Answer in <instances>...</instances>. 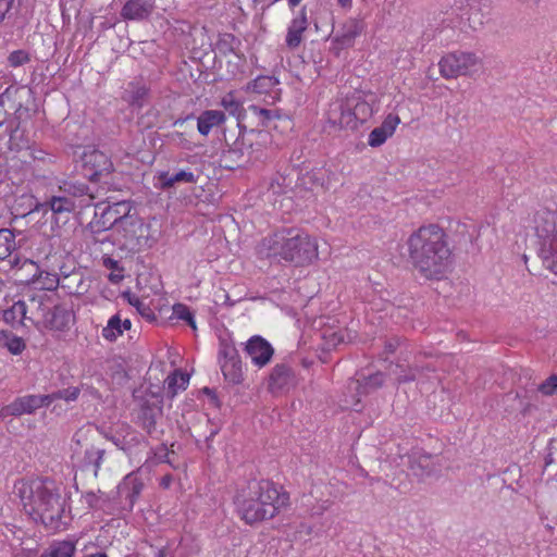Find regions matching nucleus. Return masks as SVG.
Listing matches in <instances>:
<instances>
[{
    "label": "nucleus",
    "instance_id": "obj_33",
    "mask_svg": "<svg viewBox=\"0 0 557 557\" xmlns=\"http://www.w3.org/2000/svg\"><path fill=\"white\" fill-rule=\"evenodd\" d=\"M76 541L63 540L52 541L39 557H74L76 553Z\"/></svg>",
    "mask_w": 557,
    "mask_h": 557
},
{
    "label": "nucleus",
    "instance_id": "obj_32",
    "mask_svg": "<svg viewBox=\"0 0 557 557\" xmlns=\"http://www.w3.org/2000/svg\"><path fill=\"white\" fill-rule=\"evenodd\" d=\"M189 379L190 375L181 369H176L171 372L164 381V385H166V398L173 399L176 396L178 389H186L189 383Z\"/></svg>",
    "mask_w": 557,
    "mask_h": 557
},
{
    "label": "nucleus",
    "instance_id": "obj_9",
    "mask_svg": "<svg viewBox=\"0 0 557 557\" xmlns=\"http://www.w3.org/2000/svg\"><path fill=\"white\" fill-rule=\"evenodd\" d=\"M50 298L45 294L38 298H32V301H37V314L39 319L34 322L36 329L48 330L53 332L65 333L69 332L71 326L75 323V312L72 307L66 304H55L49 306L47 301Z\"/></svg>",
    "mask_w": 557,
    "mask_h": 557
},
{
    "label": "nucleus",
    "instance_id": "obj_58",
    "mask_svg": "<svg viewBox=\"0 0 557 557\" xmlns=\"http://www.w3.org/2000/svg\"><path fill=\"white\" fill-rule=\"evenodd\" d=\"M201 393H202V394H205V395H207V396H208V398H210V401H211V404H212L214 407H216V408H220V407H221V401H220V399H219V397H218V395H216V393H215V389H213V388H210V387L206 386V387H203V388L201 389Z\"/></svg>",
    "mask_w": 557,
    "mask_h": 557
},
{
    "label": "nucleus",
    "instance_id": "obj_35",
    "mask_svg": "<svg viewBox=\"0 0 557 557\" xmlns=\"http://www.w3.org/2000/svg\"><path fill=\"white\" fill-rule=\"evenodd\" d=\"M242 41L235 35L231 33H223L219 35V39L215 42V48L221 55H227L234 53L239 59L245 60L244 54H238L237 50L240 47Z\"/></svg>",
    "mask_w": 557,
    "mask_h": 557
},
{
    "label": "nucleus",
    "instance_id": "obj_45",
    "mask_svg": "<svg viewBox=\"0 0 557 557\" xmlns=\"http://www.w3.org/2000/svg\"><path fill=\"white\" fill-rule=\"evenodd\" d=\"M9 262H10L12 269L16 268L18 270H24L25 268H30V269L35 270V274H32V277L26 280L27 282L35 283L38 280V277L41 275V271H40L38 264L30 259H27V258L21 259L18 256H15L13 258V260H10Z\"/></svg>",
    "mask_w": 557,
    "mask_h": 557
},
{
    "label": "nucleus",
    "instance_id": "obj_34",
    "mask_svg": "<svg viewBox=\"0 0 557 557\" xmlns=\"http://www.w3.org/2000/svg\"><path fill=\"white\" fill-rule=\"evenodd\" d=\"M352 382L356 384V392L358 395H368L383 386L384 373L377 371L369 375H362Z\"/></svg>",
    "mask_w": 557,
    "mask_h": 557
},
{
    "label": "nucleus",
    "instance_id": "obj_8",
    "mask_svg": "<svg viewBox=\"0 0 557 557\" xmlns=\"http://www.w3.org/2000/svg\"><path fill=\"white\" fill-rule=\"evenodd\" d=\"M539 257L543 265L557 274V211L541 209L534 214Z\"/></svg>",
    "mask_w": 557,
    "mask_h": 557
},
{
    "label": "nucleus",
    "instance_id": "obj_26",
    "mask_svg": "<svg viewBox=\"0 0 557 557\" xmlns=\"http://www.w3.org/2000/svg\"><path fill=\"white\" fill-rule=\"evenodd\" d=\"M434 456L423 449H413L408 455V466L418 476L430 475L435 471Z\"/></svg>",
    "mask_w": 557,
    "mask_h": 557
},
{
    "label": "nucleus",
    "instance_id": "obj_21",
    "mask_svg": "<svg viewBox=\"0 0 557 557\" xmlns=\"http://www.w3.org/2000/svg\"><path fill=\"white\" fill-rule=\"evenodd\" d=\"M199 178L193 170L182 169L176 172L160 171L154 176V186L161 190H170L180 184H195Z\"/></svg>",
    "mask_w": 557,
    "mask_h": 557
},
{
    "label": "nucleus",
    "instance_id": "obj_52",
    "mask_svg": "<svg viewBox=\"0 0 557 557\" xmlns=\"http://www.w3.org/2000/svg\"><path fill=\"white\" fill-rule=\"evenodd\" d=\"M163 391H164V385L160 386V385L150 384V386L147 388L146 395L144 397H147L151 400L160 399L163 403Z\"/></svg>",
    "mask_w": 557,
    "mask_h": 557
},
{
    "label": "nucleus",
    "instance_id": "obj_23",
    "mask_svg": "<svg viewBox=\"0 0 557 557\" xmlns=\"http://www.w3.org/2000/svg\"><path fill=\"white\" fill-rule=\"evenodd\" d=\"M333 175L334 173L329 169H312L305 174L298 175L296 186L306 190H327Z\"/></svg>",
    "mask_w": 557,
    "mask_h": 557
},
{
    "label": "nucleus",
    "instance_id": "obj_49",
    "mask_svg": "<svg viewBox=\"0 0 557 557\" xmlns=\"http://www.w3.org/2000/svg\"><path fill=\"white\" fill-rule=\"evenodd\" d=\"M81 394L79 387H67L54 391V398L57 399H63L67 403L75 401Z\"/></svg>",
    "mask_w": 557,
    "mask_h": 557
},
{
    "label": "nucleus",
    "instance_id": "obj_2",
    "mask_svg": "<svg viewBox=\"0 0 557 557\" xmlns=\"http://www.w3.org/2000/svg\"><path fill=\"white\" fill-rule=\"evenodd\" d=\"M236 512L249 525L273 519L289 505V493L271 480L252 479L234 496Z\"/></svg>",
    "mask_w": 557,
    "mask_h": 557
},
{
    "label": "nucleus",
    "instance_id": "obj_60",
    "mask_svg": "<svg viewBox=\"0 0 557 557\" xmlns=\"http://www.w3.org/2000/svg\"><path fill=\"white\" fill-rule=\"evenodd\" d=\"M103 264H104V267H106L107 269L112 270V271H115V270L121 269V268H120V264H119V261H117V260H114V259H112V258H110V257H108V258H106V259L103 260Z\"/></svg>",
    "mask_w": 557,
    "mask_h": 557
},
{
    "label": "nucleus",
    "instance_id": "obj_56",
    "mask_svg": "<svg viewBox=\"0 0 557 557\" xmlns=\"http://www.w3.org/2000/svg\"><path fill=\"white\" fill-rule=\"evenodd\" d=\"M37 404L39 408L49 407L57 398H54V392L47 395H36Z\"/></svg>",
    "mask_w": 557,
    "mask_h": 557
},
{
    "label": "nucleus",
    "instance_id": "obj_51",
    "mask_svg": "<svg viewBox=\"0 0 557 557\" xmlns=\"http://www.w3.org/2000/svg\"><path fill=\"white\" fill-rule=\"evenodd\" d=\"M403 343H405V338L399 336H393L385 341L384 343V352L394 354L397 348H399Z\"/></svg>",
    "mask_w": 557,
    "mask_h": 557
},
{
    "label": "nucleus",
    "instance_id": "obj_41",
    "mask_svg": "<svg viewBox=\"0 0 557 557\" xmlns=\"http://www.w3.org/2000/svg\"><path fill=\"white\" fill-rule=\"evenodd\" d=\"M9 149L11 151H21L29 148V139L25 137L24 131L20 129V122L17 121L10 138L8 139Z\"/></svg>",
    "mask_w": 557,
    "mask_h": 557
},
{
    "label": "nucleus",
    "instance_id": "obj_28",
    "mask_svg": "<svg viewBox=\"0 0 557 557\" xmlns=\"http://www.w3.org/2000/svg\"><path fill=\"white\" fill-rule=\"evenodd\" d=\"M39 409L36 395H25L15 398L12 403L4 406L1 410L2 416L20 417L22 414H33Z\"/></svg>",
    "mask_w": 557,
    "mask_h": 557
},
{
    "label": "nucleus",
    "instance_id": "obj_44",
    "mask_svg": "<svg viewBox=\"0 0 557 557\" xmlns=\"http://www.w3.org/2000/svg\"><path fill=\"white\" fill-rule=\"evenodd\" d=\"M306 29L307 28H305L304 26H300L297 23H295L294 21H292L290 25L287 28V34H286V39H285L286 46L289 49L297 48L302 41V34Z\"/></svg>",
    "mask_w": 557,
    "mask_h": 557
},
{
    "label": "nucleus",
    "instance_id": "obj_5",
    "mask_svg": "<svg viewBox=\"0 0 557 557\" xmlns=\"http://www.w3.org/2000/svg\"><path fill=\"white\" fill-rule=\"evenodd\" d=\"M133 209L131 200H122L113 203L98 202L88 205L77 212L78 224L88 232L95 243L104 244L110 237L99 238L98 236L107 231H119L127 213Z\"/></svg>",
    "mask_w": 557,
    "mask_h": 557
},
{
    "label": "nucleus",
    "instance_id": "obj_55",
    "mask_svg": "<svg viewBox=\"0 0 557 557\" xmlns=\"http://www.w3.org/2000/svg\"><path fill=\"white\" fill-rule=\"evenodd\" d=\"M555 450H557V440L552 438L547 445V454L545 456V465H544L545 468H547L548 466L554 463L555 459H554L553 455H554Z\"/></svg>",
    "mask_w": 557,
    "mask_h": 557
},
{
    "label": "nucleus",
    "instance_id": "obj_6",
    "mask_svg": "<svg viewBox=\"0 0 557 557\" xmlns=\"http://www.w3.org/2000/svg\"><path fill=\"white\" fill-rule=\"evenodd\" d=\"M238 136L228 144L222 151V160L226 162L225 168L233 170L242 168L246 163L260 160L263 150L271 143V134L263 128H248L238 123Z\"/></svg>",
    "mask_w": 557,
    "mask_h": 557
},
{
    "label": "nucleus",
    "instance_id": "obj_19",
    "mask_svg": "<svg viewBox=\"0 0 557 557\" xmlns=\"http://www.w3.org/2000/svg\"><path fill=\"white\" fill-rule=\"evenodd\" d=\"M244 350L250 356L252 363L258 368L269 364L274 356L273 346L261 335L251 336L246 342Z\"/></svg>",
    "mask_w": 557,
    "mask_h": 557
},
{
    "label": "nucleus",
    "instance_id": "obj_38",
    "mask_svg": "<svg viewBox=\"0 0 557 557\" xmlns=\"http://www.w3.org/2000/svg\"><path fill=\"white\" fill-rule=\"evenodd\" d=\"M280 84V81L275 76L259 75L253 81L248 83L247 90H251L256 94H269L275 86Z\"/></svg>",
    "mask_w": 557,
    "mask_h": 557
},
{
    "label": "nucleus",
    "instance_id": "obj_63",
    "mask_svg": "<svg viewBox=\"0 0 557 557\" xmlns=\"http://www.w3.org/2000/svg\"><path fill=\"white\" fill-rule=\"evenodd\" d=\"M159 450H160L161 453H163V455H159L160 460H161L162 462H170V461L166 459V457H168V455H169V450H168L166 445H165V444H162V445L160 446Z\"/></svg>",
    "mask_w": 557,
    "mask_h": 557
},
{
    "label": "nucleus",
    "instance_id": "obj_17",
    "mask_svg": "<svg viewBox=\"0 0 557 557\" xmlns=\"http://www.w3.org/2000/svg\"><path fill=\"white\" fill-rule=\"evenodd\" d=\"M363 24L356 18H349L342 24L341 28L331 37L330 52L339 57L342 50L354 47L355 40L361 35Z\"/></svg>",
    "mask_w": 557,
    "mask_h": 557
},
{
    "label": "nucleus",
    "instance_id": "obj_25",
    "mask_svg": "<svg viewBox=\"0 0 557 557\" xmlns=\"http://www.w3.org/2000/svg\"><path fill=\"white\" fill-rule=\"evenodd\" d=\"M150 87L140 81L129 82L124 91L123 100H125L133 111L141 110L150 99Z\"/></svg>",
    "mask_w": 557,
    "mask_h": 557
},
{
    "label": "nucleus",
    "instance_id": "obj_36",
    "mask_svg": "<svg viewBox=\"0 0 557 557\" xmlns=\"http://www.w3.org/2000/svg\"><path fill=\"white\" fill-rule=\"evenodd\" d=\"M0 345L5 347L12 355H21L26 348L22 337L5 330L0 331Z\"/></svg>",
    "mask_w": 557,
    "mask_h": 557
},
{
    "label": "nucleus",
    "instance_id": "obj_64",
    "mask_svg": "<svg viewBox=\"0 0 557 557\" xmlns=\"http://www.w3.org/2000/svg\"><path fill=\"white\" fill-rule=\"evenodd\" d=\"M194 119H195V115L191 113V114H188L185 117H180V119L175 120L173 125L176 126V125L185 123L188 120H194Z\"/></svg>",
    "mask_w": 557,
    "mask_h": 557
},
{
    "label": "nucleus",
    "instance_id": "obj_15",
    "mask_svg": "<svg viewBox=\"0 0 557 557\" xmlns=\"http://www.w3.org/2000/svg\"><path fill=\"white\" fill-rule=\"evenodd\" d=\"M298 379L295 370L287 362L276 363L267 379V388L273 394L288 393L297 386Z\"/></svg>",
    "mask_w": 557,
    "mask_h": 557
},
{
    "label": "nucleus",
    "instance_id": "obj_16",
    "mask_svg": "<svg viewBox=\"0 0 557 557\" xmlns=\"http://www.w3.org/2000/svg\"><path fill=\"white\" fill-rule=\"evenodd\" d=\"M104 436L128 456L137 455L141 451V447L146 448L148 446L146 437L128 424L123 425L114 434L107 433Z\"/></svg>",
    "mask_w": 557,
    "mask_h": 557
},
{
    "label": "nucleus",
    "instance_id": "obj_27",
    "mask_svg": "<svg viewBox=\"0 0 557 557\" xmlns=\"http://www.w3.org/2000/svg\"><path fill=\"white\" fill-rule=\"evenodd\" d=\"M104 455V448H101L97 445H90L84 450L83 457L77 456L75 466L82 471L92 469L94 476L97 478Z\"/></svg>",
    "mask_w": 557,
    "mask_h": 557
},
{
    "label": "nucleus",
    "instance_id": "obj_4",
    "mask_svg": "<svg viewBox=\"0 0 557 557\" xmlns=\"http://www.w3.org/2000/svg\"><path fill=\"white\" fill-rule=\"evenodd\" d=\"M261 247L268 257H280L295 267L309 265L319 255L315 239L296 227H282L264 237Z\"/></svg>",
    "mask_w": 557,
    "mask_h": 557
},
{
    "label": "nucleus",
    "instance_id": "obj_13",
    "mask_svg": "<svg viewBox=\"0 0 557 557\" xmlns=\"http://www.w3.org/2000/svg\"><path fill=\"white\" fill-rule=\"evenodd\" d=\"M42 210L45 213L51 211V228H60L64 226L70 215L75 210V199L66 196H51L44 203H37L34 210Z\"/></svg>",
    "mask_w": 557,
    "mask_h": 557
},
{
    "label": "nucleus",
    "instance_id": "obj_29",
    "mask_svg": "<svg viewBox=\"0 0 557 557\" xmlns=\"http://www.w3.org/2000/svg\"><path fill=\"white\" fill-rule=\"evenodd\" d=\"M27 306L24 300H17L13 302V305L3 310L2 318L3 321L12 326L13 329H17L20 326L25 325V320H29L34 324V319L26 317Z\"/></svg>",
    "mask_w": 557,
    "mask_h": 557
},
{
    "label": "nucleus",
    "instance_id": "obj_20",
    "mask_svg": "<svg viewBox=\"0 0 557 557\" xmlns=\"http://www.w3.org/2000/svg\"><path fill=\"white\" fill-rule=\"evenodd\" d=\"M88 127L77 120L65 119L59 126L58 135L70 147L83 148L88 139Z\"/></svg>",
    "mask_w": 557,
    "mask_h": 557
},
{
    "label": "nucleus",
    "instance_id": "obj_18",
    "mask_svg": "<svg viewBox=\"0 0 557 557\" xmlns=\"http://www.w3.org/2000/svg\"><path fill=\"white\" fill-rule=\"evenodd\" d=\"M133 398L139 405L138 419L143 430L148 435H152L157 429V420L163 414V403L159 400H151L147 397H139L138 389H134Z\"/></svg>",
    "mask_w": 557,
    "mask_h": 557
},
{
    "label": "nucleus",
    "instance_id": "obj_14",
    "mask_svg": "<svg viewBox=\"0 0 557 557\" xmlns=\"http://www.w3.org/2000/svg\"><path fill=\"white\" fill-rule=\"evenodd\" d=\"M476 62L478 57L475 53L456 51L442 57L438 66L443 77L456 78L460 75H467Z\"/></svg>",
    "mask_w": 557,
    "mask_h": 557
},
{
    "label": "nucleus",
    "instance_id": "obj_61",
    "mask_svg": "<svg viewBox=\"0 0 557 557\" xmlns=\"http://www.w3.org/2000/svg\"><path fill=\"white\" fill-rule=\"evenodd\" d=\"M459 227H461V231H460V234L462 235V238L465 240V243H470L472 244V240H473V234H470L467 230V225L466 224H462V225H459Z\"/></svg>",
    "mask_w": 557,
    "mask_h": 557
},
{
    "label": "nucleus",
    "instance_id": "obj_40",
    "mask_svg": "<svg viewBox=\"0 0 557 557\" xmlns=\"http://www.w3.org/2000/svg\"><path fill=\"white\" fill-rule=\"evenodd\" d=\"M528 398V391L524 389L523 393L516 392V394L508 393L504 396V401H512L518 403V407L516 409H519L520 413L525 417L529 416L533 410H536L537 407L530 401H525Z\"/></svg>",
    "mask_w": 557,
    "mask_h": 557
},
{
    "label": "nucleus",
    "instance_id": "obj_10",
    "mask_svg": "<svg viewBox=\"0 0 557 557\" xmlns=\"http://www.w3.org/2000/svg\"><path fill=\"white\" fill-rule=\"evenodd\" d=\"M76 168L83 177L96 184H109L114 172L111 157L95 146L83 147Z\"/></svg>",
    "mask_w": 557,
    "mask_h": 557
},
{
    "label": "nucleus",
    "instance_id": "obj_42",
    "mask_svg": "<svg viewBox=\"0 0 557 557\" xmlns=\"http://www.w3.org/2000/svg\"><path fill=\"white\" fill-rule=\"evenodd\" d=\"M249 110L257 116L259 120V125L265 129V127H270L271 123L280 117L277 110H270L265 108H261L256 104H251Z\"/></svg>",
    "mask_w": 557,
    "mask_h": 557
},
{
    "label": "nucleus",
    "instance_id": "obj_7",
    "mask_svg": "<svg viewBox=\"0 0 557 557\" xmlns=\"http://www.w3.org/2000/svg\"><path fill=\"white\" fill-rule=\"evenodd\" d=\"M376 97L371 90L355 89L338 101V125L343 129L357 131L374 114Z\"/></svg>",
    "mask_w": 557,
    "mask_h": 557
},
{
    "label": "nucleus",
    "instance_id": "obj_54",
    "mask_svg": "<svg viewBox=\"0 0 557 557\" xmlns=\"http://www.w3.org/2000/svg\"><path fill=\"white\" fill-rule=\"evenodd\" d=\"M416 369L409 368L408 370H403L401 373L398 374L396 381L398 384H405L413 382L417 377Z\"/></svg>",
    "mask_w": 557,
    "mask_h": 557
},
{
    "label": "nucleus",
    "instance_id": "obj_39",
    "mask_svg": "<svg viewBox=\"0 0 557 557\" xmlns=\"http://www.w3.org/2000/svg\"><path fill=\"white\" fill-rule=\"evenodd\" d=\"M122 297L126 299V301L136 308L137 312L147 321L153 322L157 321V315L154 311L149 307V305H146L144 301H141L135 294H133L131 290H125L122 293Z\"/></svg>",
    "mask_w": 557,
    "mask_h": 557
},
{
    "label": "nucleus",
    "instance_id": "obj_1",
    "mask_svg": "<svg viewBox=\"0 0 557 557\" xmlns=\"http://www.w3.org/2000/svg\"><path fill=\"white\" fill-rule=\"evenodd\" d=\"M408 262L426 280H441L447 272L451 249L437 224L419 227L407 239Z\"/></svg>",
    "mask_w": 557,
    "mask_h": 557
},
{
    "label": "nucleus",
    "instance_id": "obj_31",
    "mask_svg": "<svg viewBox=\"0 0 557 557\" xmlns=\"http://www.w3.org/2000/svg\"><path fill=\"white\" fill-rule=\"evenodd\" d=\"M117 488L120 494H125V498L128 503V510H132L144 490V482L141 479L129 474Z\"/></svg>",
    "mask_w": 557,
    "mask_h": 557
},
{
    "label": "nucleus",
    "instance_id": "obj_59",
    "mask_svg": "<svg viewBox=\"0 0 557 557\" xmlns=\"http://www.w3.org/2000/svg\"><path fill=\"white\" fill-rule=\"evenodd\" d=\"M292 21H294L298 25L304 26L305 28H307L308 27L307 7L304 5L299 10L298 15L295 18H293Z\"/></svg>",
    "mask_w": 557,
    "mask_h": 557
},
{
    "label": "nucleus",
    "instance_id": "obj_3",
    "mask_svg": "<svg viewBox=\"0 0 557 557\" xmlns=\"http://www.w3.org/2000/svg\"><path fill=\"white\" fill-rule=\"evenodd\" d=\"M18 496L25 512L35 523H41L52 531L66 525V522H62L65 498L53 480L45 478L23 483L18 487Z\"/></svg>",
    "mask_w": 557,
    "mask_h": 557
},
{
    "label": "nucleus",
    "instance_id": "obj_46",
    "mask_svg": "<svg viewBox=\"0 0 557 557\" xmlns=\"http://www.w3.org/2000/svg\"><path fill=\"white\" fill-rule=\"evenodd\" d=\"M173 314L178 320L186 322V324L188 326H190L193 330L197 329L196 321H195V314L187 305H184L181 302L175 304L173 306Z\"/></svg>",
    "mask_w": 557,
    "mask_h": 557
},
{
    "label": "nucleus",
    "instance_id": "obj_53",
    "mask_svg": "<svg viewBox=\"0 0 557 557\" xmlns=\"http://www.w3.org/2000/svg\"><path fill=\"white\" fill-rule=\"evenodd\" d=\"M84 498H85L89 509L97 510V509L103 508L102 505L100 504V497H98V495L95 492H92V491L86 492L84 494Z\"/></svg>",
    "mask_w": 557,
    "mask_h": 557
},
{
    "label": "nucleus",
    "instance_id": "obj_30",
    "mask_svg": "<svg viewBox=\"0 0 557 557\" xmlns=\"http://www.w3.org/2000/svg\"><path fill=\"white\" fill-rule=\"evenodd\" d=\"M226 115L221 110H205L197 117V129L202 136L209 135L214 126L223 124Z\"/></svg>",
    "mask_w": 557,
    "mask_h": 557
},
{
    "label": "nucleus",
    "instance_id": "obj_50",
    "mask_svg": "<svg viewBox=\"0 0 557 557\" xmlns=\"http://www.w3.org/2000/svg\"><path fill=\"white\" fill-rule=\"evenodd\" d=\"M16 123L17 119L0 121V140H8L10 138Z\"/></svg>",
    "mask_w": 557,
    "mask_h": 557
},
{
    "label": "nucleus",
    "instance_id": "obj_47",
    "mask_svg": "<svg viewBox=\"0 0 557 557\" xmlns=\"http://www.w3.org/2000/svg\"><path fill=\"white\" fill-rule=\"evenodd\" d=\"M30 61V55L26 50L12 51L8 57L10 66L17 67L22 66Z\"/></svg>",
    "mask_w": 557,
    "mask_h": 557
},
{
    "label": "nucleus",
    "instance_id": "obj_37",
    "mask_svg": "<svg viewBox=\"0 0 557 557\" xmlns=\"http://www.w3.org/2000/svg\"><path fill=\"white\" fill-rule=\"evenodd\" d=\"M21 234L20 231L10 228H0V260L10 257L16 249L15 235Z\"/></svg>",
    "mask_w": 557,
    "mask_h": 557
},
{
    "label": "nucleus",
    "instance_id": "obj_43",
    "mask_svg": "<svg viewBox=\"0 0 557 557\" xmlns=\"http://www.w3.org/2000/svg\"><path fill=\"white\" fill-rule=\"evenodd\" d=\"M122 320L119 313L112 315L107 325L102 329V336L109 342H115L119 336H121L122 329H121Z\"/></svg>",
    "mask_w": 557,
    "mask_h": 557
},
{
    "label": "nucleus",
    "instance_id": "obj_62",
    "mask_svg": "<svg viewBox=\"0 0 557 557\" xmlns=\"http://www.w3.org/2000/svg\"><path fill=\"white\" fill-rule=\"evenodd\" d=\"M172 480L173 479H172L171 474H166V475L162 476L160 480V486L163 488H169L172 483Z\"/></svg>",
    "mask_w": 557,
    "mask_h": 557
},
{
    "label": "nucleus",
    "instance_id": "obj_11",
    "mask_svg": "<svg viewBox=\"0 0 557 557\" xmlns=\"http://www.w3.org/2000/svg\"><path fill=\"white\" fill-rule=\"evenodd\" d=\"M150 231V224L145 223L136 213H127L117 231L123 239L121 246L129 251L151 248L157 239Z\"/></svg>",
    "mask_w": 557,
    "mask_h": 557
},
{
    "label": "nucleus",
    "instance_id": "obj_57",
    "mask_svg": "<svg viewBox=\"0 0 557 557\" xmlns=\"http://www.w3.org/2000/svg\"><path fill=\"white\" fill-rule=\"evenodd\" d=\"M14 0H0V24L5 20L13 7Z\"/></svg>",
    "mask_w": 557,
    "mask_h": 557
},
{
    "label": "nucleus",
    "instance_id": "obj_12",
    "mask_svg": "<svg viewBox=\"0 0 557 557\" xmlns=\"http://www.w3.org/2000/svg\"><path fill=\"white\" fill-rule=\"evenodd\" d=\"M218 359L225 381L234 385L240 384L244 380L243 364L235 345L221 338Z\"/></svg>",
    "mask_w": 557,
    "mask_h": 557
},
{
    "label": "nucleus",
    "instance_id": "obj_24",
    "mask_svg": "<svg viewBox=\"0 0 557 557\" xmlns=\"http://www.w3.org/2000/svg\"><path fill=\"white\" fill-rule=\"evenodd\" d=\"M400 123L397 114L388 113L382 124L371 131L368 138V145L372 148L381 147L396 131Z\"/></svg>",
    "mask_w": 557,
    "mask_h": 557
},
{
    "label": "nucleus",
    "instance_id": "obj_22",
    "mask_svg": "<svg viewBox=\"0 0 557 557\" xmlns=\"http://www.w3.org/2000/svg\"><path fill=\"white\" fill-rule=\"evenodd\" d=\"M156 9L154 0H127L120 11L124 21H148Z\"/></svg>",
    "mask_w": 557,
    "mask_h": 557
},
{
    "label": "nucleus",
    "instance_id": "obj_48",
    "mask_svg": "<svg viewBox=\"0 0 557 557\" xmlns=\"http://www.w3.org/2000/svg\"><path fill=\"white\" fill-rule=\"evenodd\" d=\"M537 392L545 396H552L557 391V374L549 375L536 388Z\"/></svg>",
    "mask_w": 557,
    "mask_h": 557
}]
</instances>
